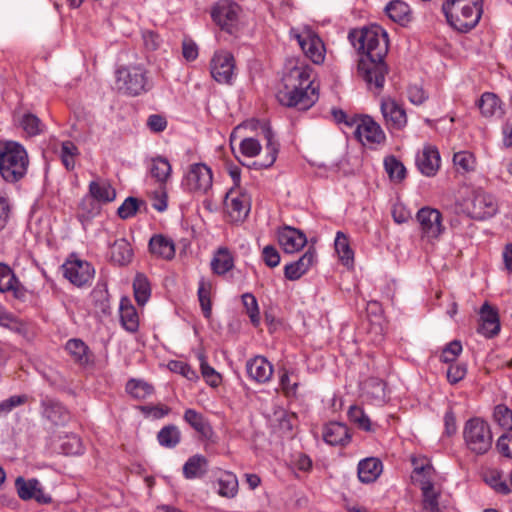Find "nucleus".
I'll return each mask as SVG.
<instances>
[{"label":"nucleus","mask_w":512,"mask_h":512,"mask_svg":"<svg viewBox=\"0 0 512 512\" xmlns=\"http://www.w3.org/2000/svg\"><path fill=\"white\" fill-rule=\"evenodd\" d=\"M351 44L364 55L358 63V72L369 89L380 91L388 72L384 58L388 53V35L380 26L374 25L353 30L348 36Z\"/></svg>","instance_id":"obj_1"},{"label":"nucleus","mask_w":512,"mask_h":512,"mask_svg":"<svg viewBox=\"0 0 512 512\" xmlns=\"http://www.w3.org/2000/svg\"><path fill=\"white\" fill-rule=\"evenodd\" d=\"M284 87L276 98L285 107L299 111L310 109L319 98V86L312 79V69L308 66H297L283 78Z\"/></svg>","instance_id":"obj_2"},{"label":"nucleus","mask_w":512,"mask_h":512,"mask_svg":"<svg viewBox=\"0 0 512 512\" xmlns=\"http://www.w3.org/2000/svg\"><path fill=\"white\" fill-rule=\"evenodd\" d=\"M29 156L25 147L16 141L0 140V176L7 183L22 180L29 168Z\"/></svg>","instance_id":"obj_3"},{"label":"nucleus","mask_w":512,"mask_h":512,"mask_svg":"<svg viewBox=\"0 0 512 512\" xmlns=\"http://www.w3.org/2000/svg\"><path fill=\"white\" fill-rule=\"evenodd\" d=\"M442 11L450 26L466 33L478 24L482 5L480 0H447L442 5Z\"/></svg>","instance_id":"obj_4"},{"label":"nucleus","mask_w":512,"mask_h":512,"mask_svg":"<svg viewBox=\"0 0 512 512\" xmlns=\"http://www.w3.org/2000/svg\"><path fill=\"white\" fill-rule=\"evenodd\" d=\"M466 447L475 455H484L492 447L493 435L488 422L479 417L466 421L463 428Z\"/></svg>","instance_id":"obj_5"},{"label":"nucleus","mask_w":512,"mask_h":512,"mask_svg":"<svg viewBox=\"0 0 512 512\" xmlns=\"http://www.w3.org/2000/svg\"><path fill=\"white\" fill-rule=\"evenodd\" d=\"M117 89L128 96H139L152 88L143 66H122L116 70Z\"/></svg>","instance_id":"obj_6"},{"label":"nucleus","mask_w":512,"mask_h":512,"mask_svg":"<svg viewBox=\"0 0 512 512\" xmlns=\"http://www.w3.org/2000/svg\"><path fill=\"white\" fill-rule=\"evenodd\" d=\"M184 189L188 192L205 195L213 185V174L204 163L191 164L182 180Z\"/></svg>","instance_id":"obj_7"},{"label":"nucleus","mask_w":512,"mask_h":512,"mask_svg":"<svg viewBox=\"0 0 512 512\" xmlns=\"http://www.w3.org/2000/svg\"><path fill=\"white\" fill-rule=\"evenodd\" d=\"M347 126L355 127L354 135L363 145L379 144L385 140L382 128L370 116L351 117V121L347 122Z\"/></svg>","instance_id":"obj_8"},{"label":"nucleus","mask_w":512,"mask_h":512,"mask_svg":"<svg viewBox=\"0 0 512 512\" xmlns=\"http://www.w3.org/2000/svg\"><path fill=\"white\" fill-rule=\"evenodd\" d=\"M64 277L77 287L88 284L94 277L95 270L86 260L79 259L74 254L62 265Z\"/></svg>","instance_id":"obj_9"},{"label":"nucleus","mask_w":512,"mask_h":512,"mask_svg":"<svg viewBox=\"0 0 512 512\" xmlns=\"http://www.w3.org/2000/svg\"><path fill=\"white\" fill-rule=\"evenodd\" d=\"M235 69V59L232 53L225 50L214 53L210 61V73L216 82L231 85L235 76Z\"/></svg>","instance_id":"obj_10"},{"label":"nucleus","mask_w":512,"mask_h":512,"mask_svg":"<svg viewBox=\"0 0 512 512\" xmlns=\"http://www.w3.org/2000/svg\"><path fill=\"white\" fill-rule=\"evenodd\" d=\"M225 210L232 222L243 221L250 212V197L240 188H230L224 198Z\"/></svg>","instance_id":"obj_11"},{"label":"nucleus","mask_w":512,"mask_h":512,"mask_svg":"<svg viewBox=\"0 0 512 512\" xmlns=\"http://www.w3.org/2000/svg\"><path fill=\"white\" fill-rule=\"evenodd\" d=\"M416 219L420 225L422 238L434 240L437 239L444 231L442 214L435 208H421L416 214Z\"/></svg>","instance_id":"obj_12"},{"label":"nucleus","mask_w":512,"mask_h":512,"mask_svg":"<svg viewBox=\"0 0 512 512\" xmlns=\"http://www.w3.org/2000/svg\"><path fill=\"white\" fill-rule=\"evenodd\" d=\"M239 6L229 0H220L212 8L211 17L222 29L232 34L237 25Z\"/></svg>","instance_id":"obj_13"},{"label":"nucleus","mask_w":512,"mask_h":512,"mask_svg":"<svg viewBox=\"0 0 512 512\" xmlns=\"http://www.w3.org/2000/svg\"><path fill=\"white\" fill-rule=\"evenodd\" d=\"M15 488L20 499L24 501L35 500L39 504H49L52 497L45 492L41 483L35 479H25L19 476L15 480Z\"/></svg>","instance_id":"obj_14"},{"label":"nucleus","mask_w":512,"mask_h":512,"mask_svg":"<svg viewBox=\"0 0 512 512\" xmlns=\"http://www.w3.org/2000/svg\"><path fill=\"white\" fill-rule=\"evenodd\" d=\"M40 408L42 417L55 426H64L71 418L66 407L48 395H41Z\"/></svg>","instance_id":"obj_15"},{"label":"nucleus","mask_w":512,"mask_h":512,"mask_svg":"<svg viewBox=\"0 0 512 512\" xmlns=\"http://www.w3.org/2000/svg\"><path fill=\"white\" fill-rule=\"evenodd\" d=\"M380 108L388 128L401 130L406 126V111L395 99L383 97L381 99Z\"/></svg>","instance_id":"obj_16"},{"label":"nucleus","mask_w":512,"mask_h":512,"mask_svg":"<svg viewBox=\"0 0 512 512\" xmlns=\"http://www.w3.org/2000/svg\"><path fill=\"white\" fill-rule=\"evenodd\" d=\"M411 463L413 466L411 480L420 487V490L435 485L436 470L428 458L424 456L412 457Z\"/></svg>","instance_id":"obj_17"},{"label":"nucleus","mask_w":512,"mask_h":512,"mask_svg":"<svg viewBox=\"0 0 512 512\" xmlns=\"http://www.w3.org/2000/svg\"><path fill=\"white\" fill-rule=\"evenodd\" d=\"M299 46L305 55L315 64H320L324 60V44L320 37L312 30H304L297 35Z\"/></svg>","instance_id":"obj_18"},{"label":"nucleus","mask_w":512,"mask_h":512,"mask_svg":"<svg viewBox=\"0 0 512 512\" xmlns=\"http://www.w3.org/2000/svg\"><path fill=\"white\" fill-rule=\"evenodd\" d=\"M277 236L279 245L288 254L300 251L307 244L305 233L292 226L285 225L279 228Z\"/></svg>","instance_id":"obj_19"},{"label":"nucleus","mask_w":512,"mask_h":512,"mask_svg":"<svg viewBox=\"0 0 512 512\" xmlns=\"http://www.w3.org/2000/svg\"><path fill=\"white\" fill-rule=\"evenodd\" d=\"M468 211L471 218L484 220L496 213L497 203L492 195L478 191L474 194Z\"/></svg>","instance_id":"obj_20"},{"label":"nucleus","mask_w":512,"mask_h":512,"mask_svg":"<svg viewBox=\"0 0 512 512\" xmlns=\"http://www.w3.org/2000/svg\"><path fill=\"white\" fill-rule=\"evenodd\" d=\"M440 154L432 145H425L416 155V166L421 174L427 177L436 175L440 168Z\"/></svg>","instance_id":"obj_21"},{"label":"nucleus","mask_w":512,"mask_h":512,"mask_svg":"<svg viewBox=\"0 0 512 512\" xmlns=\"http://www.w3.org/2000/svg\"><path fill=\"white\" fill-rule=\"evenodd\" d=\"M316 262V250L314 247H309L298 260L284 266V276L290 281H296L307 273Z\"/></svg>","instance_id":"obj_22"},{"label":"nucleus","mask_w":512,"mask_h":512,"mask_svg":"<svg viewBox=\"0 0 512 512\" xmlns=\"http://www.w3.org/2000/svg\"><path fill=\"white\" fill-rule=\"evenodd\" d=\"M0 292H12L14 298L24 301L27 289L21 284L13 270L5 263L0 262Z\"/></svg>","instance_id":"obj_23"},{"label":"nucleus","mask_w":512,"mask_h":512,"mask_svg":"<svg viewBox=\"0 0 512 512\" xmlns=\"http://www.w3.org/2000/svg\"><path fill=\"white\" fill-rule=\"evenodd\" d=\"M500 331V321L497 310L488 302H485L480 309V324L477 332L487 338H492Z\"/></svg>","instance_id":"obj_24"},{"label":"nucleus","mask_w":512,"mask_h":512,"mask_svg":"<svg viewBox=\"0 0 512 512\" xmlns=\"http://www.w3.org/2000/svg\"><path fill=\"white\" fill-rule=\"evenodd\" d=\"M246 371L255 382L266 383L273 375V366L265 357L255 356L247 361Z\"/></svg>","instance_id":"obj_25"},{"label":"nucleus","mask_w":512,"mask_h":512,"mask_svg":"<svg viewBox=\"0 0 512 512\" xmlns=\"http://www.w3.org/2000/svg\"><path fill=\"white\" fill-rule=\"evenodd\" d=\"M148 249L152 256L164 260L173 259L176 252L174 241L163 234L153 235L149 240Z\"/></svg>","instance_id":"obj_26"},{"label":"nucleus","mask_w":512,"mask_h":512,"mask_svg":"<svg viewBox=\"0 0 512 512\" xmlns=\"http://www.w3.org/2000/svg\"><path fill=\"white\" fill-rule=\"evenodd\" d=\"M261 133L263 134L264 138L266 139V151H267V157L264 161H255L253 162L252 167L254 169H263V168H269L271 167L274 162L276 161L278 150H279V144L274 140V134L270 127V125L267 122H263L260 124Z\"/></svg>","instance_id":"obj_27"},{"label":"nucleus","mask_w":512,"mask_h":512,"mask_svg":"<svg viewBox=\"0 0 512 512\" xmlns=\"http://www.w3.org/2000/svg\"><path fill=\"white\" fill-rule=\"evenodd\" d=\"M350 438L348 427L342 423L330 422L323 429L324 441L332 446L346 445Z\"/></svg>","instance_id":"obj_28"},{"label":"nucleus","mask_w":512,"mask_h":512,"mask_svg":"<svg viewBox=\"0 0 512 512\" xmlns=\"http://www.w3.org/2000/svg\"><path fill=\"white\" fill-rule=\"evenodd\" d=\"M119 315L122 327L130 332L135 333L139 328V316L136 308L132 305L128 297H122L119 305Z\"/></svg>","instance_id":"obj_29"},{"label":"nucleus","mask_w":512,"mask_h":512,"mask_svg":"<svg viewBox=\"0 0 512 512\" xmlns=\"http://www.w3.org/2000/svg\"><path fill=\"white\" fill-rule=\"evenodd\" d=\"M184 421L189 424L204 439H210L213 435V429L203 414L195 409L188 408L183 414Z\"/></svg>","instance_id":"obj_30"},{"label":"nucleus","mask_w":512,"mask_h":512,"mask_svg":"<svg viewBox=\"0 0 512 512\" xmlns=\"http://www.w3.org/2000/svg\"><path fill=\"white\" fill-rule=\"evenodd\" d=\"M382 462L375 457L363 459L358 464V478L362 483L374 482L382 472Z\"/></svg>","instance_id":"obj_31"},{"label":"nucleus","mask_w":512,"mask_h":512,"mask_svg":"<svg viewBox=\"0 0 512 512\" xmlns=\"http://www.w3.org/2000/svg\"><path fill=\"white\" fill-rule=\"evenodd\" d=\"M234 268V256L227 247H219L211 260L214 274L224 275Z\"/></svg>","instance_id":"obj_32"},{"label":"nucleus","mask_w":512,"mask_h":512,"mask_svg":"<svg viewBox=\"0 0 512 512\" xmlns=\"http://www.w3.org/2000/svg\"><path fill=\"white\" fill-rule=\"evenodd\" d=\"M385 12L392 21L403 26L409 23L412 19V13L409 5L401 0L390 1L385 7Z\"/></svg>","instance_id":"obj_33"},{"label":"nucleus","mask_w":512,"mask_h":512,"mask_svg":"<svg viewBox=\"0 0 512 512\" xmlns=\"http://www.w3.org/2000/svg\"><path fill=\"white\" fill-rule=\"evenodd\" d=\"M478 107L484 117H501L504 114L501 100L494 93L482 94L478 101Z\"/></svg>","instance_id":"obj_34"},{"label":"nucleus","mask_w":512,"mask_h":512,"mask_svg":"<svg viewBox=\"0 0 512 512\" xmlns=\"http://www.w3.org/2000/svg\"><path fill=\"white\" fill-rule=\"evenodd\" d=\"M110 257L114 263L120 266L128 264L133 257L130 243L124 238L115 240L110 246Z\"/></svg>","instance_id":"obj_35"},{"label":"nucleus","mask_w":512,"mask_h":512,"mask_svg":"<svg viewBox=\"0 0 512 512\" xmlns=\"http://www.w3.org/2000/svg\"><path fill=\"white\" fill-rule=\"evenodd\" d=\"M150 175L160 185H163L171 176L172 167L167 158L157 156L151 159L149 166Z\"/></svg>","instance_id":"obj_36"},{"label":"nucleus","mask_w":512,"mask_h":512,"mask_svg":"<svg viewBox=\"0 0 512 512\" xmlns=\"http://www.w3.org/2000/svg\"><path fill=\"white\" fill-rule=\"evenodd\" d=\"M65 349L75 363L84 366L90 362L89 347L81 339L68 340Z\"/></svg>","instance_id":"obj_37"},{"label":"nucleus","mask_w":512,"mask_h":512,"mask_svg":"<svg viewBox=\"0 0 512 512\" xmlns=\"http://www.w3.org/2000/svg\"><path fill=\"white\" fill-rule=\"evenodd\" d=\"M208 461L206 457L196 454L190 457L183 466V475L186 479L201 477L206 473Z\"/></svg>","instance_id":"obj_38"},{"label":"nucleus","mask_w":512,"mask_h":512,"mask_svg":"<svg viewBox=\"0 0 512 512\" xmlns=\"http://www.w3.org/2000/svg\"><path fill=\"white\" fill-rule=\"evenodd\" d=\"M157 441L160 446L173 449L181 441V431L174 424L166 425L157 433Z\"/></svg>","instance_id":"obj_39"},{"label":"nucleus","mask_w":512,"mask_h":512,"mask_svg":"<svg viewBox=\"0 0 512 512\" xmlns=\"http://www.w3.org/2000/svg\"><path fill=\"white\" fill-rule=\"evenodd\" d=\"M213 285L211 281L206 280L205 278H201L198 283V300L200 303V307L202 313L205 318H210L212 314V303H211V292Z\"/></svg>","instance_id":"obj_40"},{"label":"nucleus","mask_w":512,"mask_h":512,"mask_svg":"<svg viewBox=\"0 0 512 512\" xmlns=\"http://www.w3.org/2000/svg\"><path fill=\"white\" fill-rule=\"evenodd\" d=\"M89 193L99 202H111L116 197L115 189L104 181H91L89 184Z\"/></svg>","instance_id":"obj_41"},{"label":"nucleus","mask_w":512,"mask_h":512,"mask_svg":"<svg viewBox=\"0 0 512 512\" xmlns=\"http://www.w3.org/2000/svg\"><path fill=\"white\" fill-rule=\"evenodd\" d=\"M218 494L225 498H234L238 493V479L232 472L225 471L218 478Z\"/></svg>","instance_id":"obj_42"},{"label":"nucleus","mask_w":512,"mask_h":512,"mask_svg":"<svg viewBox=\"0 0 512 512\" xmlns=\"http://www.w3.org/2000/svg\"><path fill=\"white\" fill-rule=\"evenodd\" d=\"M18 124L30 137L41 134L45 128L42 121L35 114L30 112L20 115L18 118Z\"/></svg>","instance_id":"obj_43"},{"label":"nucleus","mask_w":512,"mask_h":512,"mask_svg":"<svg viewBox=\"0 0 512 512\" xmlns=\"http://www.w3.org/2000/svg\"><path fill=\"white\" fill-rule=\"evenodd\" d=\"M422 508L425 512H443L439 499L441 491L435 485L421 490Z\"/></svg>","instance_id":"obj_44"},{"label":"nucleus","mask_w":512,"mask_h":512,"mask_svg":"<svg viewBox=\"0 0 512 512\" xmlns=\"http://www.w3.org/2000/svg\"><path fill=\"white\" fill-rule=\"evenodd\" d=\"M134 297L138 305H144L151 295V288L144 274H137L133 281Z\"/></svg>","instance_id":"obj_45"},{"label":"nucleus","mask_w":512,"mask_h":512,"mask_svg":"<svg viewBox=\"0 0 512 512\" xmlns=\"http://www.w3.org/2000/svg\"><path fill=\"white\" fill-rule=\"evenodd\" d=\"M335 250L338 253L344 265L353 262L354 253L349 245L348 237L341 231H338L335 238Z\"/></svg>","instance_id":"obj_46"},{"label":"nucleus","mask_w":512,"mask_h":512,"mask_svg":"<svg viewBox=\"0 0 512 512\" xmlns=\"http://www.w3.org/2000/svg\"><path fill=\"white\" fill-rule=\"evenodd\" d=\"M384 167L389 178L394 182H401L406 177L405 166L395 156L386 157Z\"/></svg>","instance_id":"obj_47"},{"label":"nucleus","mask_w":512,"mask_h":512,"mask_svg":"<svg viewBox=\"0 0 512 512\" xmlns=\"http://www.w3.org/2000/svg\"><path fill=\"white\" fill-rule=\"evenodd\" d=\"M493 420L504 433L512 430V410L506 405L499 404L494 408Z\"/></svg>","instance_id":"obj_48"},{"label":"nucleus","mask_w":512,"mask_h":512,"mask_svg":"<svg viewBox=\"0 0 512 512\" xmlns=\"http://www.w3.org/2000/svg\"><path fill=\"white\" fill-rule=\"evenodd\" d=\"M453 163L458 172H471L476 167V159L469 151H459L453 156Z\"/></svg>","instance_id":"obj_49"},{"label":"nucleus","mask_w":512,"mask_h":512,"mask_svg":"<svg viewBox=\"0 0 512 512\" xmlns=\"http://www.w3.org/2000/svg\"><path fill=\"white\" fill-rule=\"evenodd\" d=\"M348 417L351 422L358 426V428L367 432L372 431L370 418L361 407L357 405L350 406L348 410Z\"/></svg>","instance_id":"obj_50"},{"label":"nucleus","mask_w":512,"mask_h":512,"mask_svg":"<svg viewBox=\"0 0 512 512\" xmlns=\"http://www.w3.org/2000/svg\"><path fill=\"white\" fill-rule=\"evenodd\" d=\"M79 155L77 146L72 141H64L61 145L60 157L63 165L69 171L75 167V158Z\"/></svg>","instance_id":"obj_51"},{"label":"nucleus","mask_w":512,"mask_h":512,"mask_svg":"<svg viewBox=\"0 0 512 512\" xmlns=\"http://www.w3.org/2000/svg\"><path fill=\"white\" fill-rule=\"evenodd\" d=\"M241 298L251 323L253 326L257 327L260 324V312L257 299L251 293H244Z\"/></svg>","instance_id":"obj_52"},{"label":"nucleus","mask_w":512,"mask_h":512,"mask_svg":"<svg viewBox=\"0 0 512 512\" xmlns=\"http://www.w3.org/2000/svg\"><path fill=\"white\" fill-rule=\"evenodd\" d=\"M127 392L137 399H144L153 393V387L147 382L131 379L126 385Z\"/></svg>","instance_id":"obj_53"},{"label":"nucleus","mask_w":512,"mask_h":512,"mask_svg":"<svg viewBox=\"0 0 512 512\" xmlns=\"http://www.w3.org/2000/svg\"><path fill=\"white\" fill-rule=\"evenodd\" d=\"M145 202L135 197H127L117 210L121 219H129L136 215L138 210Z\"/></svg>","instance_id":"obj_54"},{"label":"nucleus","mask_w":512,"mask_h":512,"mask_svg":"<svg viewBox=\"0 0 512 512\" xmlns=\"http://www.w3.org/2000/svg\"><path fill=\"white\" fill-rule=\"evenodd\" d=\"M461 352V342L458 340H453L443 348L440 359L444 363H454Z\"/></svg>","instance_id":"obj_55"},{"label":"nucleus","mask_w":512,"mask_h":512,"mask_svg":"<svg viewBox=\"0 0 512 512\" xmlns=\"http://www.w3.org/2000/svg\"><path fill=\"white\" fill-rule=\"evenodd\" d=\"M486 482L496 492L503 495H508L512 490L510 483L508 484L506 481H503L500 473L497 471H493L490 476L486 478Z\"/></svg>","instance_id":"obj_56"},{"label":"nucleus","mask_w":512,"mask_h":512,"mask_svg":"<svg viewBox=\"0 0 512 512\" xmlns=\"http://www.w3.org/2000/svg\"><path fill=\"white\" fill-rule=\"evenodd\" d=\"M240 151L246 157H255L261 151L260 142L253 137L244 138L240 142Z\"/></svg>","instance_id":"obj_57"},{"label":"nucleus","mask_w":512,"mask_h":512,"mask_svg":"<svg viewBox=\"0 0 512 512\" xmlns=\"http://www.w3.org/2000/svg\"><path fill=\"white\" fill-rule=\"evenodd\" d=\"M201 373L207 384L217 387L221 382L220 374L211 367L204 359L200 363Z\"/></svg>","instance_id":"obj_58"},{"label":"nucleus","mask_w":512,"mask_h":512,"mask_svg":"<svg viewBox=\"0 0 512 512\" xmlns=\"http://www.w3.org/2000/svg\"><path fill=\"white\" fill-rule=\"evenodd\" d=\"M467 373V367L463 363H451L447 370V380L450 384H456L464 377Z\"/></svg>","instance_id":"obj_59"},{"label":"nucleus","mask_w":512,"mask_h":512,"mask_svg":"<svg viewBox=\"0 0 512 512\" xmlns=\"http://www.w3.org/2000/svg\"><path fill=\"white\" fill-rule=\"evenodd\" d=\"M407 97L412 104L422 105L428 99V94L422 86L412 84L407 88Z\"/></svg>","instance_id":"obj_60"},{"label":"nucleus","mask_w":512,"mask_h":512,"mask_svg":"<svg viewBox=\"0 0 512 512\" xmlns=\"http://www.w3.org/2000/svg\"><path fill=\"white\" fill-rule=\"evenodd\" d=\"M27 401L26 395H13L0 402V415H6L14 408L23 405Z\"/></svg>","instance_id":"obj_61"},{"label":"nucleus","mask_w":512,"mask_h":512,"mask_svg":"<svg viewBox=\"0 0 512 512\" xmlns=\"http://www.w3.org/2000/svg\"><path fill=\"white\" fill-rule=\"evenodd\" d=\"M146 125L151 132L160 133L167 128V119L161 114H152L147 118Z\"/></svg>","instance_id":"obj_62"},{"label":"nucleus","mask_w":512,"mask_h":512,"mask_svg":"<svg viewBox=\"0 0 512 512\" xmlns=\"http://www.w3.org/2000/svg\"><path fill=\"white\" fill-rule=\"evenodd\" d=\"M262 257L265 264L271 268L278 266L280 263V254L278 250L272 245H267L264 247L262 251Z\"/></svg>","instance_id":"obj_63"},{"label":"nucleus","mask_w":512,"mask_h":512,"mask_svg":"<svg viewBox=\"0 0 512 512\" xmlns=\"http://www.w3.org/2000/svg\"><path fill=\"white\" fill-rule=\"evenodd\" d=\"M496 448L503 456L512 458V435L503 433L497 440Z\"/></svg>","instance_id":"obj_64"}]
</instances>
